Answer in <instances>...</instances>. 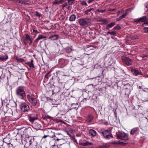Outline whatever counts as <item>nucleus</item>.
I'll return each instance as SVG.
<instances>
[{"label": "nucleus", "mask_w": 148, "mask_h": 148, "mask_svg": "<svg viewBox=\"0 0 148 148\" xmlns=\"http://www.w3.org/2000/svg\"><path fill=\"white\" fill-rule=\"evenodd\" d=\"M71 105L72 106H77V103H71Z\"/></svg>", "instance_id": "a18cd8bd"}, {"label": "nucleus", "mask_w": 148, "mask_h": 148, "mask_svg": "<svg viewBox=\"0 0 148 148\" xmlns=\"http://www.w3.org/2000/svg\"><path fill=\"white\" fill-rule=\"evenodd\" d=\"M93 119V116L91 115L88 116L86 118V121L88 122H90Z\"/></svg>", "instance_id": "5701e85b"}, {"label": "nucleus", "mask_w": 148, "mask_h": 148, "mask_svg": "<svg viewBox=\"0 0 148 148\" xmlns=\"http://www.w3.org/2000/svg\"><path fill=\"white\" fill-rule=\"evenodd\" d=\"M71 50L70 49H68L67 50H66V52L67 53H69L71 52Z\"/></svg>", "instance_id": "de8ad7c7"}, {"label": "nucleus", "mask_w": 148, "mask_h": 148, "mask_svg": "<svg viewBox=\"0 0 148 148\" xmlns=\"http://www.w3.org/2000/svg\"><path fill=\"white\" fill-rule=\"evenodd\" d=\"M122 59L124 64H125L127 66H130L132 64V62L131 59L127 57L123 56L122 57Z\"/></svg>", "instance_id": "20e7f679"}, {"label": "nucleus", "mask_w": 148, "mask_h": 148, "mask_svg": "<svg viewBox=\"0 0 148 148\" xmlns=\"http://www.w3.org/2000/svg\"><path fill=\"white\" fill-rule=\"evenodd\" d=\"M58 36L57 34H52L49 38V39L54 40L58 39Z\"/></svg>", "instance_id": "ddd939ff"}, {"label": "nucleus", "mask_w": 148, "mask_h": 148, "mask_svg": "<svg viewBox=\"0 0 148 148\" xmlns=\"http://www.w3.org/2000/svg\"><path fill=\"white\" fill-rule=\"evenodd\" d=\"M124 12V10L122 9L121 11H119L118 12V15H119L120 14H123Z\"/></svg>", "instance_id": "473e14b6"}, {"label": "nucleus", "mask_w": 148, "mask_h": 148, "mask_svg": "<svg viewBox=\"0 0 148 148\" xmlns=\"http://www.w3.org/2000/svg\"><path fill=\"white\" fill-rule=\"evenodd\" d=\"M146 77L148 78V75H147L146 76Z\"/></svg>", "instance_id": "e2e57ef3"}, {"label": "nucleus", "mask_w": 148, "mask_h": 148, "mask_svg": "<svg viewBox=\"0 0 148 148\" xmlns=\"http://www.w3.org/2000/svg\"><path fill=\"white\" fill-rule=\"evenodd\" d=\"M92 10V11L94 10L93 8H90V9H88L87 10V11L88 12H90Z\"/></svg>", "instance_id": "79ce46f5"}, {"label": "nucleus", "mask_w": 148, "mask_h": 148, "mask_svg": "<svg viewBox=\"0 0 148 148\" xmlns=\"http://www.w3.org/2000/svg\"><path fill=\"white\" fill-rule=\"evenodd\" d=\"M27 98L28 101L32 106H35L36 105L37 103L36 98L33 97L31 95L29 94L27 95Z\"/></svg>", "instance_id": "7ed1b4c3"}, {"label": "nucleus", "mask_w": 148, "mask_h": 148, "mask_svg": "<svg viewBox=\"0 0 148 148\" xmlns=\"http://www.w3.org/2000/svg\"><path fill=\"white\" fill-rule=\"evenodd\" d=\"M89 134L92 137H93L96 135L97 132L95 130L90 129L89 131Z\"/></svg>", "instance_id": "4468645a"}, {"label": "nucleus", "mask_w": 148, "mask_h": 148, "mask_svg": "<svg viewBox=\"0 0 148 148\" xmlns=\"http://www.w3.org/2000/svg\"><path fill=\"white\" fill-rule=\"evenodd\" d=\"M107 34L111 35H113L114 36H115L116 34V33L115 31H113L112 32H108Z\"/></svg>", "instance_id": "cd10ccee"}, {"label": "nucleus", "mask_w": 148, "mask_h": 148, "mask_svg": "<svg viewBox=\"0 0 148 148\" xmlns=\"http://www.w3.org/2000/svg\"><path fill=\"white\" fill-rule=\"evenodd\" d=\"M110 131L108 130H104L103 131L99 132L100 134H101L103 135V137L105 136L106 135L110 134Z\"/></svg>", "instance_id": "f8f14e48"}, {"label": "nucleus", "mask_w": 148, "mask_h": 148, "mask_svg": "<svg viewBox=\"0 0 148 148\" xmlns=\"http://www.w3.org/2000/svg\"><path fill=\"white\" fill-rule=\"evenodd\" d=\"M77 21L81 26H88L92 23L91 18H88L79 19Z\"/></svg>", "instance_id": "f257e3e1"}, {"label": "nucleus", "mask_w": 148, "mask_h": 148, "mask_svg": "<svg viewBox=\"0 0 148 148\" xmlns=\"http://www.w3.org/2000/svg\"><path fill=\"white\" fill-rule=\"evenodd\" d=\"M117 138L124 140H127L128 139L127 135L124 133H122L117 134Z\"/></svg>", "instance_id": "423d86ee"}, {"label": "nucleus", "mask_w": 148, "mask_h": 148, "mask_svg": "<svg viewBox=\"0 0 148 148\" xmlns=\"http://www.w3.org/2000/svg\"><path fill=\"white\" fill-rule=\"evenodd\" d=\"M76 18V16L74 14L71 15L69 18V20L71 21H73L75 20Z\"/></svg>", "instance_id": "393cba45"}, {"label": "nucleus", "mask_w": 148, "mask_h": 148, "mask_svg": "<svg viewBox=\"0 0 148 148\" xmlns=\"http://www.w3.org/2000/svg\"><path fill=\"white\" fill-rule=\"evenodd\" d=\"M144 24H147V25H148V22H147V21H146V22L145 23H144Z\"/></svg>", "instance_id": "864d4df0"}, {"label": "nucleus", "mask_w": 148, "mask_h": 148, "mask_svg": "<svg viewBox=\"0 0 148 148\" xmlns=\"http://www.w3.org/2000/svg\"><path fill=\"white\" fill-rule=\"evenodd\" d=\"M143 30L145 33H148V27H145Z\"/></svg>", "instance_id": "c756f323"}, {"label": "nucleus", "mask_w": 148, "mask_h": 148, "mask_svg": "<svg viewBox=\"0 0 148 148\" xmlns=\"http://www.w3.org/2000/svg\"><path fill=\"white\" fill-rule=\"evenodd\" d=\"M134 22H136L137 23H139L140 22V20H139V18H138L137 19H135L134 21Z\"/></svg>", "instance_id": "f704fd0d"}, {"label": "nucleus", "mask_w": 148, "mask_h": 148, "mask_svg": "<svg viewBox=\"0 0 148 148\" xmlns=\"http://www.w3.org/2000/svg\"><path fill=\"white\" fill-rule=\"evenodd\" d=\"M33 32L35 33H39V32L37 30H35L34 29H33Z\"/></svg>", "instance_id": "37998d69"}, {"label": "nucleus", "mask_w": 148, "mask_h": 148, "mask_svg": "<svg viewBox=\"0 0 148 148\" xmlns=\"http://www.w3.org/2000/svg\"><path fill=\"white\" fill-rule=\"evenodd\" d=\"M12 116H13V115H14V114H13V112H12Z\"/></svg>", "instance_id": "69168bd1"}, {"label": "nucleus", "mask_w": 148, "mask_h": 148, "mask_svg": "<svg viewBox=\"0 0 148 148\" xmlns=\"http://www.w3.org/2000/svg\"><path fill=\"white\" fill-rule=\"evenodd\" d=\"M147 56L146 55H145L144 56H143V57L144 58V57H146Z\"/></svg>", "instance_id": "13d9d810"}, {"label": "nucleus", "mask_w": 148, "mask_h": 148, "mask_svg": "<svg viewBox=\"0 0 148 148\" xmlns=\"http://www.w3.org/2000/svg\"><path fill=\"white\" fill-rule=\"evenodd\" d=\"M110 146V145L108 143H106L100 145V147L101 148H109Z\"/></svg>", "instance_id": "412c9836"}, {"label": "nucleus", "mask_w": 148, "mask_h": 148, "mask_svg": "<svg viewBox=\"0 0 148 148\" xmlns=\"http://www.w3.org/2000/svg\"><path fill=\"white\" fill-rule=\"evenodd\" d=\"M140 22H146L148 20L147 18L145 16H143L142 17L139 18Z\"/></svg>", "instance_id": "6ab92c4d"}, {"label": "nucleus", "mask_w": 148, "mask_h": 148, "mask_svg": "<svg viewBox=\"0 0 148 148\" xmlns=\"http://www.w3.org/2000/svg\"><path fill=\"white\" fill-rule=\"evenodd\" d=\"M28 129L31 130V128L30 127H29L28 129H25L26 131V132L27 131V130Z\"/></svg>", "instance_id": "3c124183"}, {"label": "nucleus", "mask_w": 148, "mask_h": 148, "mask_svg": "<svg viewBox=\"0 0 148 148\" xmlns=\"http://www.w3.org/2000/svg\"><path fill=\"white\" fill-rule=\"evenodd\" d=\"M139 130V128L138 127L134 128L131 130L130 133L132 135H134Z\"/></svg>", "instance_id": "dca6fc26"}, {"label": "nucleus", "mask_w": 148, "mask_h": 148, "mask_svg": "<svg viewBox=\"0 0 148 148\" xmlns=\"http://www.w3.org/2000/svg\"><path fill=\"white\" fill-rule=\"evenodd\" d=\"M63 0H55L53 2L54 4H61L64 2Z\"/></svg>", "instance_id": "b1692460"}, {"label": "nucleus", "mask_w": 148, "mask_h": 148, "mask_svg": "<svg viewBox=\"0 0 148 148\" xmlns=\"http://www.w3.org/2000/svg\"><path fill=\"white\" fill-rule=\"evenodd\" d=\"M29 121L31 123H33L34 121L37 119V115L36 114H31L28 116Z\"/></svg>", "instance_id": "0eeeda50"}, {"label": "nucleus", "mask_w": 148, "mask_h": 148, "mask_svg": "<svg viewBox=\"0 0 148 148\" xmlns=\"http://www.w3.org/2000/svg\"><path fill=\"white\" fill-rule=\"evenodd\" d=\"M131 70L132 72L136 75H142V73L140 71L134 69L133 67H131Z\"/></svg>", "instance_id": "1a4fd4ad"}, {"label": "nucleus", "mask_w": 148, "mask_h": 148, "mask_svg": "<svg viewBox=\"0 0 148 148\" xmlns=\"http://www.w3.org/2000/svg\"><path fill=\"white\" fill-rule=\"evenodd\" d=\"M112 137V134H111L110 133V134H108V135H106V136H105L103 137V138H106V139H108L110 138V137Z\"/></svg>", "instance_id": "bb28decb"}, {"label": "nucleus", "mask_w": 148, "mask_h": 148, "mask_svg": "<svg viewBox=\"0 0 148 148\" xmlns=\"http://www.w3.org/2000/svg\"><path fill=\"white\" fill-rule=\"evenodd\" d=\"M96 11H97L100 12L101 13H103V12H104L105 11V10H99V9H97Z\"/></svg>", "instance_id": "72a5a7b5"}, {"label": "nucleus", "mask_w": 148, "mask_h": 148, "mask_svg": "<svg viewBox=\"0 0 148 148\" xmlns=\"http://www.w3.org/2000/svg\"><path fill=\"white\" fill-rule=\"evenodd\" d=\"M8 116H5V117L3 118V120L5 122H7L8 120Z\"/></svg>", "instance_id": "c9c22d12"}, {"label": "nucleus", "mask_w": 148, "mask_h": 148, "mask_svg": "<svg viewBox=\"0 0 148 148\" xmlns=\"http://www.w3.org/2000/svg\"><path fill=\"white\" fill-rule=\"evenodd\" d=\"M115 24V22H112L108 24L106 26V29H108L110 28H111Z\"/></svg>", "instance_id": "aec40b11"}, {"label": "nucleus", "mask_w": 148, "mask_h": 148, "mask_svg": "<svg viewBox=\"0 0 148 148\" xmlns=\"http://www.w3.org/2000/svg\"><path fill=\"white\" fill-rule=\"evenodd\" d=\"M81 4L82 5H85L86 6H87L88 5L87 3L86 2V1H82L81 3Z\"/></svg>", "instance_id": "7c9ffc66"}, {"label": "nucleus", "mask_w": 148, "mask_h": 148, "mask_svg": "<svg viewBox=\"0 0 148 148\" xmlns=\"http://www.w3.org/2000/svg\"><path fill=\"white\" fill-rule=\"evenodd\" d=\"M8 58V56L7 54L4 53L3 54L0 55V60L1 61H5Z\"/></svg>", "instance_id": "9d476101"}, {"label": "nucleus", "mask_w": 148, "mask_h": 148, "mask_svg": "<svg viewBox=\"0 0 148 148\" xmlns=\"http://www.w3.org/2000/svg\"><path fill=\"white\" fill-rule=\"evenodd\" d=\"M75 0H68V2L70 3H72Z\"/></svg>", "instance_id": "ea45409f"}, {"label": "nucleus", "mask_w": 148, "mask_h": 148, "mask_svg": "<svg viewBox=\"0 0 148 148\" xmlns=\"http://www.w3.org/2000/svg\"><path fill=\"white\" fill-rule=\"evenodd\" d=\"M65 7V4H63L62 5V7L64 8Z\"/></svg>", "instance_id": "bf43d9fd"}, {"label": "nucleus", "mask_w": 148, "mask_h": 148, "mask_svg": "<svg viewBox=\"0 0 148 148\" xmlns=\"http://www.w3.org/2000/svg\"><path fill=\"white\" fill-rule=\"evenodd\" d=\"M36 15L39 17H40L41 16V14L39 13L38 12H36Z\"/></svg>", "instance_id": "a19ab883"}, {"label": "nucleus", "mask_w": 148, "mask_h": 148, "mask_svg": "<svg viewBox=\"0 0 148 148\" xmlns=\"http://www.w3.org/2000/svg\"><path fill=\"white\" fill-rule=\"evenodd\" d=\"M59 140V139H58V138L56 139H55V140H58V141Z\"/></svg>", "instance_id": "680f3d73"}, {"label": "nucleus", "mask_w": 148, "mask_h": 148, "mask_svg": "<svg viewBox=\"0 0 148 148\" xmlns=\"http://www.w3.org/2000/svg\"><path fill=\"white\" fill-rule=\"evenodd\" d=\"M20 106L21 110L23 112L27 111L29 109V106L25 103H21Z\"/></svg>", "instance_id": "6e6552de"}, {"label": "nucleus", "mask_w": 148, "mask_h": 148, "mask_svg": "<svg viewBox=\"0 0 148 148\" xmlns=\"http://www.w3.org/2000/svg\"><path fill=\"white\" fill-rule=\"evenodd\" d=\"M76 108H77L75 106L72 108V109H75Z\"/></svg>", "instance_id": "4d7b16f0"}, {"label": "nucleus", "mask_w": 148, "mask_h": 148, "mask_svg": "<svg viewBox=\"0 0 148 148\" xmlns=\"http://www.w3.org/2000/svg\"><path fill=\"white\" fill-rule=\"evenodd\" d=\"M100 21L103 22L104 23H107V21L105 19H102L100 20Z\"/></svg>", "instance_id": "e433bc0d"}, {"label": "nucleus", "mask_w": 148, "mask_h": 148, "mask_svg": "<svg viewBox=\"0 0 148 148\" xmlns=\"http://www.w3.org/2000/svg\"><path fill=\"white\" fill-rule=\"evenodd\" d=\"M145 6L146 8L147 9V8H148V5L147 4H145Z\"/></svg>", "instance_id": "6e6d98bb"}, {"label": "nucleus", "mask_w": 148, "mask_h": 148, "mask_svg": "<svg viewBox=\"0 0 148 148\" xmlns=\"http://www.w3.org/2000/svg\"><path fill=\"white\" fill-rule=\"evenodd\" d=\"M85 14L86 15H88V12L86 10L85 12Z\"/></svg>", "instance_id": "09e8293b"}, {"label": "nucleus", "mask_w": 148, "mask_h": 148, "mask_svg": "<svg viewBox=\"0 0 148 148\" xmlns=\"http://www.w3.org/2000/svg\"><path fill=\"white\" fill-rule=\"evenodd\" d=\"M32 140V139H31L30 140V141L31 142V140Z\"/></svg>", "instance_id": "774afa93"}, {"label": "nucleus", "mask_w": 148, "mask_h": 148, "mask_svg": "<svg viewBox=\"0 0 148 148\" xmlns=\"http://www.w3.org/2000/svg\"><path fill=\"white\" fill-rule=\"evenodd\" d=\"M136 37H133V39H136Z\"/></svg>", "instance_id": "052dcab7"}, {"label": "nucleus", "mask_w": 148, "mask_h": 148, "mask_svg": "<svg viewBox=\"0 0 148 148\" xmlns=\"http://www.w3.org/2000/svg\"><path fill=\"white\" fill-rule=\"evenodd\" d=\"M104 124L105 125H108V123L107 122H104Z\"/></svg>", "instance_id": "8fccbe9b"}, {"label": "nucleus", "mask_w": 148, "mask_h": 148, "mask_svg": "<svg viewBox=\"0 0 148 148\" xmlns=\"http://www.w3.org/2000/svg\"><path fill=\"white\" fill-rule=\"evenodd\" d=\"M18 60L19 62H23V61H24V59L22 58H20Z\"/></svg>", "instance_id": "49530a36"}, {"label": "nucleus", "mask_w": 148, "mask_h": 148, "mask_svg": "<svg viewBox=\"0 0 148 148\" xmlns=\"http://www.w3.org/2000/svg\"><path fill=\"white\" fill-rule=\"evenodd\" d=\"M17 1H18V2L20 3H21L22 4H25V3L24 2V1L21 0H18Z\"/></svg>", "instance_id": "4c0bfd02"}, {"label": "nucleus", "mask_w": 148, "mask_h": 148, "mask_svg": "<svg viewBox=\"0 0 148 148\" xmlns=\"http://www.w3.org/2000/svg\"><path fill=\"white\" fill-rule=\"evenodd\" d=\"M146 101L148 102V99L147 100H146Z\"/></svg>", "instance_id": "338daca9"}, {"label": "nucleus", "mask_w": 148, "mask_h": 148, "mask_svg": "<svg viewBox=\"0 0 148 148\" xmlns=\"http://www.w3.org/2000/svg\"><path fill=\"white\" fill-rule=\"evenodd\" d=\"M95 0H88L87 1L88 3H90L91 2L94 1Z\"/></svg>", "instance_id": "c03bdc74"}, {"label": "nucleus", "mask_w": 148, "mask_h": 148, "mask_svg": "<svg viewBox=\"0 0 148 148\" xmlns=\"http://www.w3.org/2000/svg\"><path fill=\"white\" fill-rule=\"evenodd\" d=\"M41 43L42 44H45V41H41Z\"/></svg>", "instance_id": "5fc2aeb1"}, {"label": "nucleus", "mask_w": 148, "mask_h": 148, "mask_svg": "<svg viewBox=\"0 0 148 148\" xmlns=\"http://www.w3.org/2000/svg\"><path fill=\"white\" fill-rule=\"evenodd\" d=\"M84 143L86 145H91L92 144V143L89 142L87 141L86 142Z\"/></svg>", "instance_id": "2f4dec72"}, {"label": "nucleus", "mask_w": 148, "mask_h": 148, "mask_svg": "<svg viewBox=\"0 0 148 148\" xmlns=\"http://www.w3.org/2000/svg\"><path fill=\"white\" fill-rule=\"evenodd\" d=\"M74 132V130H70L69 132H67V133L70 137L73 138L74 137L73 133Z\"/></svg>", "instance_id": "f3484780"}, {"label": "nucleus", "mask_w": 148, "mask_h": 148, "mask_svg": "<svg viewBox=\"0 0 148 148\" xmlns=\"http://www.w3.org/2000/svg\"><path fill=\"white\" fill-rule=\"evenodd\" d=\"M128 12H126L125 13L123 14L122 15L120 16L119 18H117L116 20L117 21H119L125 17L128 14Z\"/></svg>", "instance_id": "a211bd4d"}, {"label": "nucleus", "mask_w": 148, "mask_h": 148, "mask_svg": "<svg viewBox=\"0 0 148 148\" xmlns=\"http://www.w3.org/2000/svg\"><path fill=\"white\" fill-rule=\"evenodd\" d=\"M25 38L23 40V43L25 45H27L28 44L30 45L32 42L33 39L30 38L28 34L25 35Z\"/></svg>", "instance_id": "39448f33"}, {"label": "nucleus", "mask_w": 148, "mask_h": 148, "mask_svg": "<svg viewBox=\"0 0 148 148\" xmlns=\"http://www.w3.org/2000/svg\"><path fill=\"white\" fill-rule=\"evenodd\" d=\"M97 148H101V147H100V146L99 147H97Z\"/></svg>", "instance_id": "0e129e2a"}, {"label": "nucleus", "mask_w": 148, "mask_h": 148, "mask_svg": "<svg viewBox=\"0 0 148 148\" xmlns=\"http://www.w3.org/2000/svg\"><path fill=\"white\" fill-rule=\"evenodd\" d=\"M50 72H49L48 73H47L46 74V75H45V77L47 79L48 78V77H49V76H48L49 73H50Z\"/></svg>", "instance_id": "58836bf2"}, {"label": "nucleus", "mask_w": 148, "mask_h": 148, "mask_svg": "<svg viewBox=\"0 0 148 148\" xmlns=\"http://www.w3.org/2000/svg\"><path fill=\"white\" fill-rule=\"evenodd\" d=\"M10 143H7L6 142H4L2 145V146L3 148H9V145Z\"/></svg>", "instance_id": "4be33fe9"}, {"label": "nucleus", "mask_w": 148, "mask_h": 148, "mask_svg": "<svg viewBox=\"0 0 148 148\" xmlns=\"http://www.w3.org/2000/svg\"><path fill=\"white\" fill-rule=\"evenodd\" d=\"M33 61L32 60L31 61V62H27V64L29 65V66L30 67H34V64H33Z\"/></svg>", "instance_id": "a878e982"}, {"label": "nucleus", "mask_w": 148, "mask_h": 148, "mask_svg": "<svg viewBox=\"0 0 148 148\" xmlns=\"http://www.w3.org/2000/svg\"><path fill=\"white\" fill-rule=\"evenodd\" d=\"M124 86L125 87V90L126 92H130L131 88V86L130 84H124Z\"/></svg>", "instance_id": "9b49d317"}, {"label": "nucleus", "mask_w": 148, "mask_h": 148, "mask_svg": "<svg viewBox=\"0 0 148 148\" xmlns=\"http://www.w3.org/2000/svg\"><path fill=\"white\" fill-rule=\"evenodd\" d=\"M113 29H116L117 30H119L121 29V27L120 26H119V25H117L114 27L113 28Z\"/></svg>", "instance_id": "c85d7f7f"}, {"label": "nucleus", "mask_w": 148, "mask_h": 148, "mask_svg": "<svg viewBox=\"0 0 148 148\" xmlns=\"http://www.w3.org/2000/svg\"><path fill=\"white\" fill-rule=\"evenodd\" d=\"M49 136L48 135H45L42 138H45L47 137V136Z\"/></svg>", "instance_id": "603ef678"}, {"label": "nucleus", "mask_w": 148, "mask_h": 148, "mask_svg": "<svg viewBox=\"0 0 148 148\" xmlns=\"http://www.w3.org/2000/svg\"><path fill=\"white\" fill-rule=\"evenodd\" d=\"M16 93L17 96L22 99H24L25 97L24 89L22 86H19L17 88L16 90Z\"/></svg>", "instance_id": "f03ea898"}, {"label": "nucleus", "mask_w": 148, "mask_h": 148, "mask_svg": "<svg viewBox=\"0 0 148 148\" xmlns=\"http://www.w3.org/2000/svg\"><path fill=\"white\" fill-rule=\"evenodd\" d=\"M45 38H46V37L42 35H39L38 37L34 41V44L36 45V43L38 42L39 40Z\"/></svg>", "instance_id": "2eb2a0df"}]
</instances>
